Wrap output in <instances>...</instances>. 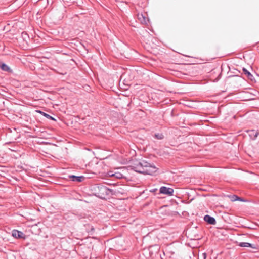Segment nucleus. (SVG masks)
<instances>
[{"instance_id": "17", "label": "nucleus", "mask_w": 259, "mask_h": 259, "mask_svg": "<svg viewBox=\"0 0 259 259\" xmlns=\"http://www.w3.org/2000/svg\"><path fill=\"white\" fill-rule=\"evenodd\" d=\"M138 221L137 219H133L132 220V217H131V223L130 224L132 226L133 225H137V221Z\"/></svg>"}, {"instance_id": "3", "label": "nucleus", "mask_w": 259, "mask_h": 259, "mask_svg": "<svg viewBox=\"0 0 259 259\" xmlns=\"http://www.w3.org/2000/svg\"><path fill=\"white\" fill-rule=\"evenodd\" d=\"M224 66H218L219 67H216L214 69H212L211 71V74H212L213 73H215L217 72L218 73V75L215 79H214V81H218L221 77L222 72L223 69V67ZM227 68L229 69V71L231 70V69H233L234 71L233 72L234 74L232 75V76H239V74L240 73V71L238 70V69L233 68L234 66H226Z\"/></svg>"}, {"instance_id": "15", "label": "nucleus", "mask_w": 259, "mask_h": 259, "mask_svg": "<svg viewBox=\"0 0 259 259\" xmlns=\"http://www.w3.org/2000/svg\"><path fill=\"white\" fill-rule=\"evenodd\" d=\"M0 68L3 71H7L11 73H13V70L9 66H0Z\"/></svg>"}, {"instance_id": "19", "label": "nucleus", "mask_w": 259, "mask_h": 259, "mask_svg": "<svg viewBox=\"0 0 259 259\" xmlns=\"http://www.w3.org/2000/svg\"><path fill=\"white\" fill-rule=\"evenodd\" d=\"M202 256H203V259H206L207 257V253L205 252L203 253Z\"/></svg>"}, {"instance_id": "24", "label": "nucleus", "mask_w": 259, "mask_h": 259, "mask_svg": "<svg viewBox=\"0 0 259 259\" xmlns=\"http://www.w3.org/2000/svg\"><path fill=\"white\" fill-rule=\"evenodd\" d=\"M0 65H6V64L5 63H1L0 62Z\"/></svg>"}, {"instance_id": "1", "label": "nucleus", "mask_w": 259, "mask_h": 259, "mask_svg": "<svg viewBox=\"0 0 259 259\" xmlns=\"http://www.w3.org/2000/svg\"><path fill=\"white\" fill-rule=\"evenodd\" d=\"M131 170L140 174L153 175L158 168L153 163L143 160L141 155H137L136 150L131 147Z\"/></svg>"}, {"instance_id": "26", "label": "nucleus", "mask_w": 259, "mask_h": 259, "mask_svg": "<svg viewBox=\"0 0 259 259\" xmlns=\"http://www.w3.org/2000/svg\"><path fill=\"white\" fill-rule=\"evenodd\" d=\"M127 106L128 107H130V102H129L128 103H127Z\"/></svg>"}, {"instance_id": "21", "label": "nucleus", "mask_w": 259, "mask_h": 259, "mask_svg": "<svg viewBox=\"0 0 259 259\" xmlns=\"http://www.w3.org/2000/svg\"><path fill=\"white\" fill-rule=\"evenodd\" d=\"M170 115L171 117H174L175 116L174 113V110H172L170 112Z\"/></svg>"}, {"instance_id": "23", "label": "nucleus", "mask_w": 259, "mask_h": 259, "mask_svg": "<svg viewBox=\"0 0 259 259\" xmlns=\"http://www.w3.org/2000/svg\"><path fill=\"white\" fill-rule=\"evenodd\" d=\"M24 35L27 36V34L26 33H22V36L24 37Z\"/></svg>"}, {"instance_id": "22", "label": "nucleus", "mask_w": 259, "mask_h": 259, "mask_svg": "<svg viewBox=\"0 0 259 259\" xmlns=\"http://www.w3.org/2000/svg\"><path fill=\"white\" fill-rule=\"evenodd\" d=\"M30 69L33 70V69H35V66L34 65H32V66H30Z\"/></svg>"}, {"instance_id": "13", "label": "nucleus", "mask_w": 259, "mask_h": 259, "mask_svg": "<svg viewBox=\"0 0 259 259\" xmlns=\"http://www.w3.org/2000/svg\"><path fill=\"white\" fill-rule=\"evenodd\" d=\"M248 132H250V133L249 134V136L250 137L251 139L253 140H256V138L257 137L258 135H259V133L254 130H250V131H248Z\"/></svg>"}, {"instance_id": "12", "label": "nucleus", "mask_w": 259, "mask_h": 259, "mask_svg": "<svg viewBox=\"0 0 259 259\" xmlns=\"http://www.w3.org/2000/svg\"><path fill=\"white\" fill-rule=\"evenodd\" d=\"M36 111L39 113H40L41 115L47 118V119H50L53 121H56V119L53 117V116H51L50 115L42 111L37 110H36Z\"/></svg>"}, {"instance_id": "4", "label": "nucleus", "mask_w": 259, "mask_h": 259, "mask_svg": "<svg viewBox=\"0 0 259 259\" xmlns=\"http://www.w3.org/2000/svg\"><path fill=\"white\" fill-rule=\"evenodd\" d=\"M237 245L240 247H248V248H251L255 251H251L250 250L249 252L251 253H255L258 251L259 250V245L255 244L250 243L249 242H239L237 243Z\"/></svg>"}, {"instance_id": "7", "label": "nucleus", "mask_w": 259, "mask_h": 259, "mask_svg": "<svg viewBox=\"0 0 259 259\" xmlns=\"http://www.w3.org/2000/svg\"><path fill=\"white\" fill-rule=\"evenodd\" d=\"M228 197L230 198L231 201L232 202H234L236 201H239L243 202H251L250 200L249 199H244L242 197H239L236 195H228Z\"/></svg>"}, {"instance_id": "14", "label": "nucleus", "mask_w": 259, "mask_h": 259, "mask_svg": "<svg viewBox=\"0 0 259 259\" xmlns=\"http://www.w3.org/2000/svg\"><path fill=\"white\" fill-rule=\"evenodd\" d=\"M138 18L140 21L141 23L144 24H147L148 20L147 19L145 16H144L143 14H138Z\"/></svg>"}, {"instance_id": "5", "label": "nucleus", "mask_w": 259, "mask_h": 259, "mask_svg": "<svg viewBox=\"0 0 259 259\" xmlns=\"http://www.w3.org/2000/svg\"><path fill=\"white\" fill-rule=\"evenodd\" d=\"M242 73L241 75H244L247 78V80L252 83L256 82L255 79L253 75L251 73V72L246 68L243 67L242 68Z\"/></svg>"}, {"instance_id": "18", "label": "nucleus", "mask_w": 259, "mask_h": 259, "mask_svg": "<svg viewBox=\"0 0 259 259\" xmlns=\"http://www.w3.org/2000/svg\"><path fill=\"white\" fill-rule=\"evenodd\" d=\"M157 191V188H153V189H150L149 190V192H151V193H154V192H156Z\"/></svg>"}, {"instance_id": "8", "label": "nucleus", "mask_w": 259, "mask_h": 259, "mask_svg": "<svg viewBox=\"0 0 259 259\" xmlns=\"http://www.w3.org/2000/svg\"><path fill=\"white\" fill-rule=\"evenodd\" d=\"M12 236L17 239L25 238V235L23 232L14 229L12 231Z\"/></svg>"}, {"instance_id": "16", "label": "nucleus", "mask_w": 259, "mask_h": 259, "mask_svg": "<svg viewBox=\"0 0 259 259\" xmlns=\"http://www.w3.org/2000/svg\"><path fill=\"white\" fill-rule=\"evenodd\" d=\"M154 137L158 140H162L164 137L162 133H155Z\"/></svg>"}, {"instance_id": "11", "label": "nucleus", "mask_w": 259, "mask_h": 259, "mask_svg": "<svg viewBox=\"0 0 259 259\" xmlns=\"http://www.w3.org/2000/svg\"><path fill=\"white\" fill-rule=\"evenodd\" d=\"M69 178L71 181L81 182L84 180V177L83 176H75L74 175H71L68 176Z\"/></svg>"}, {"instance_id": "2", "label": "nucleus", "mask_w": 259, "mask_h": 259, "mask_svg": "<svg viewBox=\"0 0 259 259\" xmlns=\"http://www.w3.org/2000/svg\"><path fill=\"white\" fill-rule=\"evenodd\" d=\"M92 190L94 191L95 196L102 199H105L115 194V191L101 184L94 185Z\"/></svg>"}, {"instance_id": "27", "label": "nucleus", "mask_w": 259, "mask_h": 259, "mask_svg": "<svg viewBox=\"0 0 259 259\" xmlns=\"http://www.w3.org/2000/svg\"><path fill=\"white\" fill-rule=\"evenodd\" d=\"M249 66H250V68H252V66L250 65Z\"/></svg>"}, {"instance_id": "10", "label": "nucleus", "mask_w": 259, "mask_h": 259, "mask_svg": "<svg viewBox=\"0 0 259 259\" xmlns=\"http://www.w3.org/2000/svg\"><path fill=\"white\" fill-rule=\"evenodd\" d=\"M203 220L205 222L210 225H215L216 224L215 219L208 214L205 215Z\"/></svg>"}, {"instance_id": "9", "label": "nucleus", "mask_w": 259, "mask_h": 259, "mask_svg": "<svg viewBox=\"0 0 259 259\" xmlns=\"http://www.w3.org/2000/svg\"><path fill=\"white\" fill-rule=\"evenodd\" d=\"M106 176L109 177H114L118 179H121L123 177V175L120 172H114L111 170L108 171L106 174Z\"/></svg>"}, {"instance_id": "6", "label": "nucleus", "mask_w": 259, "mask_h": 259, "mask_svg": "<svg viewBox=\"0 0 259 259\" xmlns=\"http://www.w3.org/2000/svg\"><path fill=\"white\" fill-rule=\"evenodd\" d=\"M174 190L172 188L166 186H161L159 189V193L171 196L174 195Z\"/></svg>"}, {"instance_id": "25", "label": "nucleus", "mask_w": 259, "mask_h": 259, "mask_svg": "<svg viewBox=\"0 0 259 259\" xmlns=\"http://www.w3.org/2000/svg\"><path fill=\"white\" fill-rule=\"evenodd\" d=\"M61 74H62V75L66 74V72H62V73H61Z\"/></svg>"}, {"instance_id": "20", "label": "nucleus", "mask_w": 259, "mask_h": 259, "mask_svg": "<svg viewBox=\"0 0 259 259\" xmlns=\"http://www.w3.org/2000/svg\"><path fill=\"white\" fill-rule=\"evenodd\" d=\"M179 65H195L194 63H184V64H179Z\"/></svg>"}]
</instances>
